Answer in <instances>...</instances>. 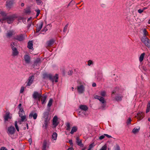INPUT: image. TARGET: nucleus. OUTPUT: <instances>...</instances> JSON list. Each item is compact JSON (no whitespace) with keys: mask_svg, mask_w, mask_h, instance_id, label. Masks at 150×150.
<instances>
[{"mask_svg":"<svg viewBox=\"0 0 150 150\" xmlns=\"http://www.w3.org/2000/svg\"><path fill=\"white\" fill-rule=\"evenodd\" d=\"M17 18V17L16 15L13 14L4 16L2 19V20L3 21H6L8 24H11Z\"/></svg>","mask_w":150,"mask_h":150,"instance_id":"obj_1","label":"nucleus"},{"mask_svg":"<svg viewBox=\"0 0 150 150\" xmlns=\"http://www.w3.org/2000/svg\"><path fill=\"white\" fill-rule=\"evenodd\" d=\"M43 78H48L51 81L52 83H53L54 82V80H55V82L56 83L58 81V75L57 74H56L55 76L53 77L51 74H44L43 75Z\"/></svg>","mask_w":150,"mask_h":150,"instance_id":"obj_2","label":"nucleus"},{"mask_svg":"<svg viewBox=\"0 0 150 150\" xmlns=\"http://www.w3.org/2000/svg\"><path fill=\"white\" fill-rule=\"evenodd\" d=\"M94 98L98 100L102 103L100 108L102 110H104L106 107V101L105 100L104 98L98 95H96L94 96Z\"/></svg>","mask_w":150,"mask_h":150,"instance_id":"obj_3","label":"nucleus"},{"mask_svg":"<svg viewBox=\"0 0 150 150\" xmlns=\"http://www.w3.org/2000/svg\"><path fill=\"white\" fill-rule=\"evenodd\" d=\"M141 41L148 48H150V41L147 37H142Z\"/></svg>","mask_w":150,"mask_h":150,"instance_id":"obj_4","label":"nucleus"},{"mask_svg":"<svg viewBox=\"0 0 150 150\" xmlns=\"http://www.w3.org/2000/svg\"><path fill=\"white\" fill-rule=\"evenodd\" d=\"M15 131L16 129L14 127L12 126H11L8 127L7 132L8 135L11 137V135L15 133Z\"/></svg>","mask_w":150,"mask_h":150,"instance_id":"obj_5","label":"nucleus"},{"mask_svg":"<svg viewBox=\"0 0 150 150\" xmlns=\"http://www.w3.org/2000/svg\"><path fill=\"white\" fill-rule=\"evenodd\" d=\"M25 38L24 35L20 34L17 35L13 37V39L19 41H22L25 39Z\"/></svg>","mask_w":150,"mask_h":150,"instance_id":"obj_6","label":"nucleus"},{"mask_svg":"<svg viewBox=\"0 0 150 150\" xmlns=\"http://www.w3.org/2000/svg\"><path fill=\"white\" fill-rule=\"evenodd\" d=\"M34 78V75H32L31 76H30L26 82V86H30L33 83Z\"/></svg>","mask_w":150,"mask_h":150,"instance_id":"obj_7","label":"nucleus"},{"mask_svg":"<svg viewBox=\"0 0 150 150\" xmlns=\"http://www.w3.org/2000/svg\"><path fill=\"white\" fill-rule=\"evenodd\" d=\"M33 98L35 99L38 98L39 101H40L42 97V95L41 93H39L37 91H34L33 94Z\"/></svg>","mask_w":150,"mask_h":150,"instance_id":"obj_8","label":"nucleus"},{"mask_svg":"<svg viewBox=\"0 0 150 150\" xmlns=\"http://www.w3.org/2000/svg\"><path fill=\"white\" fill-rule=\"evenodd\" d=\"M6 114L4 116V121L5 122L8 121V119H11L12 118V116L10 115V113L9 111H6Z\"/></svg>","mask_w":150,"mask_h":150,"instance_id":"obj_9","label":"nucleus"},{"mask_svg":"<svg viewBox=\"0 0 150 150\" xmlns=\"http://www.w3.org/2000/svg\"><path fill=\"white\" fill-rule=\"evenodd\" d=\"M43 25V22H41L37 25V27L36 30V33H38L41 30L42 27Z\"/></svg>","mask_w":150,"mask_h":150,"instance_id":"obj_10","label":"nucleus"},{"mask_svg":"<svg viewBox=\"0 0 150 150\" xmlns=\"http://www.w3.org/2000/svg\"><path fill=\"white\" fill-rule=\"evenodd\" d=\"M15 32L13 30H11L8 31L6 33V36L7 38H10L13 35H15Z\"/></svg>","mask_w":150,"mask_h":150,"instance_id":"obj_11","label":"nucleus"},{"mask_svg":"<svg viewBox=\"0 0 150 150\" xmlns=\"http://www.w3.org/2000/svg\"><path fill=\"white\" fill-rule=\"evenodd\" d=\"M41 62V60L40 58H38L36 59L34 62L33 66L34 68H36V66L38 67L40 65Z\"/></svg>","mask_w":150,"mask_h":150,"instance_id":"obj_12","label":"nucleus"},{"mask_svg":"<svg viewBox=\"0 0 150 150\" xmlns=\"http://www.w3.org/2000/svg\"><path fill=\"white\" fill-rule=\"evenodd\" d=\"M78 92L80 93H82L84 91V87L83 85L78 86L77 87Z\"/></svg>","mask_w":150,"mask_h":150,"instance_id":"obj_13","label":"nucleus"},{"mask_svg":"<svg viewBox=\"0 0 150 150\" xmlns=\"http://www.w3.org/2000/svg\"><path fill=\"white\" fill-rule=\"evenodd\" d=\"M24 59L25 63L27 64H29L30 61V58L28 54H25L24 56Z\"/></svg>","mask_w":150,"mask_h":150,"instance_id":"obj_14","label":"nucleus"},{"mask_svg":"<svg viewBox=\"0 0 150 150\" xmlns=\"http://www.w3.org/2000/svg\"><path fill=\"white\" fill-rule=\"evenodd\" d=\"M49 123V120L47 118H45L44 124L43 125V127L45 129H46L48 126V124Z\"/></svg>","mask_w":150,"mask_h":150,"instance_id":"obj_15","label":"nucleus"},{"mask_svg":"<svg viewBox=\"0 0 150 150\" xmlns=\"http://www.w3.org/2000/svg\"><path fill=\"white\" fill-rule=\"evenodd\" d=\"M76 142L77 145L81 147H83V145L82 143L81 140H80L78 137H76Z\"/></svg>","mask_w":150,"mask_h":150,"instance_id":"obj_16","label":"nucleus"},{"mask_svg":"<svg viewBox=\"0 0 150 150\" xmlns=\"http://www.w3.org/2000/svg\"><path fill=\"white\" fill-rule=\"evenodd\" d=\"M37 116L38 115L37 113H34L33 112H32L30 114L29 116V118H31L32 117H33L34 119L35 120L36 119Z\"/></svg>","mask_w":150,"mask_h":150,"instance_id":"obj_17","label":"nucleus"},{"mask_svg":"<svg viewBox=\"0 0 150 150\" xmlns=\"http://www.w3.org/2000/svg\"><path fill=\"white\" fill-rule=\"evenodd\" d=\"M57 117L56 116H55L53 119L52 120L53 124V125H55V126H57L58 123L57 122Z\"/></svg>","mask_w":150,"mask_h":150,"instance_id":"obj_18","label":"nucleus"},{"mask_svg":"<svg viewBox=\"0 0 150 150\" xmlns=\"http://www.w3.org/2000/svg\"><path fill=\"white\" fill-rule=\"evenodd\" d=\"M13 0H7L6 6L9 8H10L13 4Z\"/></svg>","mask_w":150,"mask_h":150,"instance_id":"obj_19","label":"nucleus"},{"mask_svg":"<svg viewBox=\"0 0 150 150\" xmlns=\"http://www.w3.org/2000/svg\"><path fill=\"white\" fill-rule=\"evenodd\" d=\"M19 54L17 48L12 50V55L14 57L17 56Z\"/></svg>","mask_w":150,"mask_h":150,"instance_id":"obj_20","label":"nucleus"},{"mask_svg":"<svg viewBox=\"0 0 150 150\" xmlns=\"http://www.w3.org/2000/svg\"><path fill=\"white\" fill-rule=\"evenodd\" d=\"M28 47L31 50H33V42L32 41H29L28 43Z\"/></svg>","mask_w":150,"mask_h":150,"instance_id":"obj_21","label":"nucleus"},{"mask_svg":"<svg viewBox=\"0 0 150 150\" xmlns=\"http://www.w3.org/2000/svg\"><path fill=\"white\" fill-rule=\"evenodd\" d=\"M54 40L53 39H51L47 42L46 44L48 46H51L54 43Z\"/></svg>","mask_w":150,"mask_h":150,"instance_id":"obj_22","label":"nucleus"},{"mask_svg":"<svg viewBox=\"0 0 150 150\" xmlns=\"http://www.w3.org/2000/svg\"><path fill=\"white\" fill-rule=\"evenodd\" d=\"M79 108L82 110L86 111L88 109V107L86 105H80Z\"/></svg>","mask_w":150,"mask_h":150,"instance_id":"obj_23","label":"nucleus"},{"mask_svg":"<svg viewBox=\"0 0 150 150\" xmlns=\"http://www.w3.org/2000/svg\"><path fill=\"white\" fill-rule=\"evenodd\" d=\"M47 98V96L46 95L44 96H42V97L41 98V101L42 102V104L45 103L46 102V100Z\"/></svg>","mask_w":150,"mask_h":150,"instance_id":"obj_24","label":"nucleus"},{"mask_svg":"<svg viewBox=\"0 0 150 150\" xmlns=\"http://www.w3.org/2000/svg\"><path fill=\"white\" fill-rule=\"evenodd\" d=\"M47 142L46 140H44L42 144V150H46V148L47 147Z\"/></svg>","mask_w":150,"mask_h":150,"instance_id":"obj_25","label":"nucleus"},{"mask_svg":"<svg viewBox=\"0 0 150 150\" xmlns=\"http://www.w3.org/2000/svg\"><path fill=\"white\" fill-rule=\"evenodd\" d=\"M77 130V127L76 126H74L72 127L71 131L70 132V133L71 134H73L74 132H76Z\"/></svg>","mask_w":150,"mask_h":150,"instance_id":"obj_26","label":"nucleus"},{"mask_svg":"<svg viewBox=\"0 0 150 150\" xmlns=\"http://www.w3.org/2000/svg\"><path fill=\"white\" fill-rule=\"evenodd\" d=\"M145 54L144 53H142L141 54L139 58V61L140 62H141L143 61Z\"/></svg>","mask_w":150,"mask_h":150,"instance_id":"obj_27","label":"nucleus"},{"mask_svg":"<svg viewBox=\"0 0 150 150\" xmlns=\"http://www.w3.org/2000/svg\"><path fill=\"white\" fill-rule=\"evenodd\" d=\"M16 44L14 42H12L11 43V47L12 49V50H14V49L16 48L15 47L16 45Z\"/></svg>","mask_w":150,"mask_h":150,"instance_id":"obj_28","label":"nucleus"},{"mask_svg":"<svg viewBox=\"0 0 150 150\" xmlns=\"http://www.w3.org/2000/svg\"><path fill=\"white\" fill-rule=\"evenodd\" d=\"M122 97V96L121 95L117 96L115 97V99L117 101H121Z\"/></svg>","mask_w":150,"mask_h":150,"instance_id":"obj_29","label":"nucleus"},{"mask_svg":"<svg viewBox=\"0 0 150 150\" xmlns=\"http://www.w3.org/2000/svg\"><path fill=\"white\" fill-rule=\"evenodd\" d=\"M57 134L56 132H54L52 136V138L54 140H55L57 139Z\"/></svg>","mask_w":150,"mask_h":150,"instance_id":"obj_30","label":"nucleus"},{"mask_svg":"<svg viewBox=\"0 0 150 150\" xmlns=\"http://www.w3.org/2000/svg\"><path fill=\"white\" fill-rule=\"evenodd\" d=\"M100 95L102 97H105L106 95V92L105 91H101L100 92Z\"/></svg>","mask_w":150,"mask_h":150,"instance_id":"obj_31","label":"nucleus"},{"mask_svg":"<svg viewBox=\"0 0 150 150\" xmlns=\"http://www.w3.org/2000/svg\"><path fill=\"white\" fill-rule=\"evenodd\" d=\"M21 117V119L20 121V124H21V122H23L25 121V120H26V116L25 115H23L20 117Z\"/></svg>","mask_w":150,"mask_h":150,"instance_id":"obj_32","label":"nucleus"},{"mask_svg":"<svg viewBox=\"0 0 150 150\" xmlns=\"http://www.w3.org/2000/svg\"><path fill=\"white\" fill-rule=\"evenodd\" d=\"M150 110V103H148L147 106V108L146 110V113L148 112Z\"/></svg>","mask_w":150,"mask_h":150,"instance_id":"obj_33","label":"nucleus"},{"mask_svg":"<svg viewBox=\"0 0 150 150\" xmlns=\"http://www.w3.org/2000/svg\"><path fill=\"white\" fill-rule=\"evenodd\" d=\"M53 102V99L52 98H50L48 104H47V106L48 107H50L52 105Z\"/></svg>","mask_w":150,"mask_h":150,"instance_id":"obj_34","label":"nucleus"},{"mask_svg":"<svg viewBox=\"0 0 150 150\" xmlns=\"http://www.w3.org/2000/svg\"><path fill=\"white\" fill-rule=\"evenodd\" d=\"M67 129L66 130L68 131H70V124L69 122H67L66 124Z\"/></svg>","mask_w":150,"mask_h":150,"instance_id":"obj_35","label":"nucleus"},{"mask_svg":"<svg viewBox=\"0 0 150 150\" xmlns=\"http://www.w3.org/2000/svg\"><path fill=\"white\" fill-rule=\"evenodd\" d=\"M139 128L137 129L135 128L133 129L132 132L134 134H135L136 133L139 132Z\"/></svg>","mask_w":150,"mask_h":150,"instance_id":"obj_36","label":"nucleus"},{"mask_svg":"<svg viewBox=\"0 0 150 150\" xmlns=\"http://www.w3.org/2000/svg\"><path fill=\"white\" fill-rule=\"evenodd\" d=\"M143 37H146V35L147 34L148 32L146 29H144L143 30Z\"/></svg>","mask_w":150,"mask_h":150,"instance_id":"obj_37","label":"nucleus"},{"mask_svg":"<svg viewBox=\"0 0 150 150\" xmlns=\"http://www.w3.org/2000/svg\"><path fill=\"white\" fill-rule=\"evenodd\" d=\"M25 12L28 14H29L31 12V11L29 8H27L25 10Z\"/></svg>","mask_w":150,"mask_h":150,"instance_id":"obj_38","label":"nucleus"},{"mask_svg":"<svg viewBox=\"0 0 150 150\" xmlns=\"http://www.w3.org/2000/svg\"><path fill=\"white\" fill-rule=\"evenodd\" d=\"M138 117L139 119H142V113L139 112L137 114Z\"/></svg>","mask_w":150,"mask_h":150,"instance_id":"obj_39","label":"nucleus"},{"mask_svg":"<svg viewBox=\"0 0 150 150\" xmlns=\"http://www.w3.org/2000/svg\"><path fill=\"white\" fill-rule=\"evenodd\" d=\"M15 126L17 130V131L18 132L19 131V129L17 124V121H15Z\"/></svg>","mask_w":150,"mask_h":150,"instance_id":"obj_40","label":"nucleus"},{"mask_svg":"<svg viewBox=\"0 0 150 150\" xmlns=\"http://www.w3.org/2000/svg\"><path fill=\"white\" fill-rule=\"evenodd\" d=\"M93 63L91 60H89L88 62V65L89 66H91V65H93Z\"/></svg>","mask_w":150,"mask_h":150,"instance_id":"obj_41","label":"nucleus"},{"mask_svg":"<svg viewBox=\"0 0 150 150\" xmlns=\"http://www.w3.org/2000/svg\"><path fill=\"white\" fill-rule=\"evenodd\" d=\"M68 25L69 24L68 23L67 24L64 26L63 30L64 32H65L67 31Z\"/></svg>","mask_w":150,"mask_h":150,"instance_id":"obj_42","label":"nucleus"},{"mask_svg":"<svg viewBox=\"0 0 150 150\" xmlns=\"http://www.w3.org/2000/svg\"><path fill=\"white\" fill-rule=\"evenodd\" d=\"M132 120L130 117L127 120L126 123L127 125L130 124Z\"/></svg>","mask_w":150,"mask_h":150,"instance_id":"obj_43","label":"nucleus"},{"mask_svg":"<svg viewBox=\"0 0 150 150\" xmlns=\"http://www.w3.org/2000/svg\"><path fill=\"white\" fill-rule=\"evenodd\" d=\"M0 14L3 16H6V13L4 11H0Z\"/></svg>","mask_w":150,"mask_h":150,"instance_id":"obj_44","label":"nucleus"},{"mask_svg":"<svg viewBox=\"0 0 150 150\" xmlns=\"http://www.w3.org/2000/svg\"><path fill=\"white\" fill-rule=\"evenodd\" d=\"M105 135L104 134L103 135L100 136L99 137V139L100 140H102L103 139L105 138Z\"/></svg>","mask_w":150,"mask_h":150,"instance_id":"obj_45","label":"nucleus"},{"mask_svg":"<svg viewBox=\"0 0 150 150\" xmlns=\"http://www.w3.org/2000/svg\"><path fill=\"white\" fill-rule=\"evenodd\" d=\"M24 87L23 86L21 87V90L20 91V93H22L24 91Z\"/></svg>","mask_w":150,"mask_h":150,"instance_id":"obj_46","label":"nucleus"},{"mask_svg":"<svg viewBox=\"0 0 150 150\" xmlns=\"http://www.w3.org/2000/svg\"><path fill=\"white\" fill-rule=\"evenodd\" d=\"M36 1V3L38 5H40L41 4V3H42V2L41 1V0H39V1Z\"/></svg>","mask_w":150,"mask_h":150,"instance_id":"obj_47","label":"nucleus"},{"mask_svg":"<svg viewBox=\"0 0 150 150\" xmlns=\"http://www.w3.org/2000/svg\"><path fill=\"white\" fill-rule=\"evenodd\" d=\"M19 111L18 112H22V113H24V111L23 110V108H19Z\"/></svg>","mask_w":150,"mask_h":150,"instance_id":"obj_48","label":"nucleus"},{"mask_svg":"<svg viewBox=\"0 0 150 150\" xmlns=\"http://www.w3.org/2000/svg\"><path fill=\"white\" fill-rule=\"evenodd\" d=\"M104 135H105V136H106V137H108V138H112V137L110 136V135H109L108 134H104Z\"/></svg>","mask_w":150,"mask_h":150,"instance_id":"obj_49","label":"nucleus"},{"mask_svg":"<svg viewBox=\"0 0 150 150\" xmlns=\"http://www.w3.org/2000/svg\"><path fill=\"white\" fill-rule=\"evenodd\" d=\"M0 150H8V149L5 147H2L0 148Z\"/></svg>","mask_w":150,"mask_h":150,"instance_id":"obj_50","label":"nucleus"},{"mask_svg":"<svg viewBox=\"0 0 150 150\" xmlns=\"http://www.w3.org/2000/svg\"><path fill=\"white\" fill-rule=\"evenodd\" d=\"M24 113H22V112H18V114H19V116L21 117V116H23V115L24 114Z\"/></svg>","mask_w":150,"mask_h":150,"instance_id":"obj_51","label":"nucleus"},{"mask_svg":"<svg viewBox=\"0 0 150 150\" xmlns=\"http://www.w3.org/2000/svg\"><path fill=\"white\" fill-rule=\"evenodd\" d=\"M144 11V10H142L141 9H139L138 10V12L139 13H141Z\"/></svg>","mask_w":150,"mask_h":150,"instance_id":"obj_52","label":"nucleus"},{"mask_svg":"<svg viewBox=\"0 0 150 150\" xmlns=\"http://www.w3.org/2000/svg\"><path fill=\"white\" fill-rule=\"evenodd\" d=\"M115 150H120V146L118 145H117L116 149Z\"/></svg>","mask_w":150,"mask_h":150,"instance_id":"obj_53","label":"nucleus"},{"mask_svg":"<svg viewBox=\"0 0 150 150\" xmlns=\"http://www.w3.org/2000/svg\"><path fill=\"white\" fill-rule=\"evenodd\" d=\"M69 142L71 145H72V146H73V143L72 142V140L71 139L69 140Z\"/></svg>","mask_w":150,"mask_h":150,"instance_id":"obj_54","label":"nucleus"},{"mask_svg":"<svg viewBox=\"0 0 150 150\" xmlns=\"http://www.w3.org/2000/svg\"><path fill=\"white\" fill-rule=\"evenodd\" d=\"M106 150V147L105 146H104L102 147L101 150Z\"/></svg>","mask_w":150,"mask_h":150,"instance_id":"obj_55","label":"nucleus"},{"mask_svg":"<svg viewBox=\"0 0 150 150\" xmlns=\"http://www.w3.org/2000/svg\"><path fill=\"white\" fill-rule=\"evenodd\" d=\"M73 73V71H69L68 72V74L69 75H71Z\"/></svg>","mask_w":150,"mask_h":150,"instance_id":"obj_56","label":"nucleus"},{"mask_svg":"<svg viewBox=\"0 0 150 150\" xmlns=\"http://www.w3.org/2000/svg\"><path fill=\"white\" fill-rule=\"evenodd\" d=\"M47 27L46 26L45 27L44 29H43L42 31H45L46 32L47 31Z\"/></svg>","mask_w":150,"mask_h":150,"instance_id":"obj_57","label":"nucleus"},{"mask_svg":"<svg viewBox=\"0 0 150 150\" xmlns=\"http://www.w3.org/2000/svg\"><path fill=\"white\" fill-rule=\"evenodd\" d=\"M28 141L30 143V145L31 144L32 142V139L31 138H30L28 139Z\"/></svg>","mask_w":150,"mask_h":150,"instance_id":"obj_58","label":"nucleus"},{"mask_svg":"<svg viewBox=\"0 0 150 150\" xmlns=\"http://www.w3.org/2000/svg\"><path fill=\"white\" fill-rule=\"evenodd\" d=\"M93 144H91L90 145L89 148L90 149H91V148H93Z\"/></svg>","mask_w":150,"mask_h":150,"instance_id":"obj_59","label":"nucleus"},{"mask_svg":"<svg viewBox=\"0 0 150 150\" xmlns=\"http://www.w3.org/2000/svg\"><path fill=\"white\" fill-rule=\"evenodd\" d=\"M96 86V84L95 83H93L92 84V86L93 87H95Z\"/></svg>","mask_w":150,"mask_h":150,"instance_id":"obj_60","label":"nucleus"},{"mask_svg":"<svg viewBox=\"0 0 150 150\" xmlns=\"http://www.w3.org/2000/svg\"><path fill=\"white\" fill-rule=\"evenodd\" d=\"M36 11L37 12V13L39 14L40 12V11L39 9H38L36 10Z\"/></svg>","mask_w":150,"mask_h":150,"instance_id":"obj_61","label":"nucleus"},{"mask_svg":"<svg viewBox=\"0 0 150 150\" xmlns=\"http://www.w3.org/2000/svg\"><path fill=\"white\" fill-rule=\"evenodd\" d=\"M21 106H22V104H21V103H20L19 104V105H18V108L19 109V108H21Z\"/></svg>","mask_w":150,"mask_h":150,"instance_id":"obj_62","label":"nucleus"},{"mask_svg":"<svg viewBox=\"0 0 150 150\" xmlns=\"http://www.w3.org/2000/svg\"><path fill=\"white\" fill-rule=\"evenodd\" d=\"M67 150H74V149L72 147H71L69 148Z\"/></svg>","mask_w":150,"mask_h":150,"instance_id":"obj_63","label":"nucleus"},{"mask_svg":"<svg viewBox=\"0 0 150 150\" xmlns=\"http://www.w3.org/2000/svg\"><path fill=\"white\" fill-rule=\"evenodd\" d=\"M115 93H116V91H112V94H111L112 96V94H115Z\"/></svg>","mask_w":150,"mask_h":150,"instance_id":"obj_64","label":"nucleus"}]
</instances>
